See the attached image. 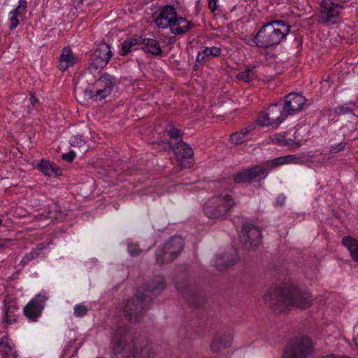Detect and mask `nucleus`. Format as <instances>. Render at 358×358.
<instances>
[{
  "label": "nucleus",
  "instance_id": "nucleus-1",
  "mask_svg": "<svg viewBox=\"0 0 358 358\" xmlns=\"http://www.w3.org/2000/svg\"><path fill=\"white\" fill-rule=\"evenodd\" d=\"M264 299L269 302L274 310L278 313L289 306L301 309L307 308L313 302L310 292L299 289L293 284H285L271 288L264 295Z\"/></svg>",
  "mask_w": 358,
  "mask_h": 358
},
{
  "label": "nucleus",
  "instance_id": "nucleus-2",
  "mask_svg": "<svg viewBox=\"0 0 358 358\" xmlns=\"http://www.w3.org/2000/svg\"><path fill=\"white\" fill-rule=\"evenodd\" d=\"M166 287L162 275L155 276L145 287H139L135 296L129 299L124 309L125 316L131 322H138L148 309V304Z\"/></svg>",
  "mask_w": 358,
  "mask_h": 358
},
{
  "label": "nucleus",
  "instance_id": "nucleus-3",
  "mask_svg": "<svg viewBox=\"0 0 358 358\" xmlns=\"http://www.w3.org/2000/svg\"><path fill=\"white\" fill-rule=\"evenodd\" d=\"M114 354H123L124 358H152L154 352L146 341L138 345L131 340L129 333L122 327L115 330L111 340Z\"/></svg>",
  "mask_w": 358,
  "mask_h": 358
},
{
  "label": "nucleus",
  "instance_id": "nucleus-4",
  "mask_svg": "<svg viewBox=\"0 0 358 358\" xmlns=\"http://www.w3.org/2000/svg\"><path fill=\"white\" fill-rule=\"evenodd\" d=\"M290 28L285 21L274 20L264 24L252 41L258 48H273L280 43L290 32Z\"/></svg>",
  "mask_w": 358,
  "mask_h": 358
},
{
  "label": "nucleus",
  "instance_id": "nucleus-5",
  "mask_svg": "<svg viewBox=\"0 0 358 358\" xmlns=\"http://www.w3.org/2000/svg\"><path fill=\"white\" fill-rule=\"evenodd\" d=\"M235 205V200L231 195L221 194L208 199L203 206V210L209 219H221L224 218Z\"/></svg>",
  "mask_w": 358,
  "mask_h": 358
},
{
  "label": "nucleus",
  "instance_id": "nucleus-6",
  "mask_svg": "<svg viewBox=\"0 0 358 358\" xmlns=\"http://www.w3.org/2000/svg\"><path fill=\"white\" fill-rule=\"evenodd\" d=\"M314 354V345L307 336L291 339L284 348L282 358H310Z\"/></svg>",
  "mask_w": 358,
  "mask_h": 358
},
{
  "label": "nucleus",
  "instance_id": "nucleus-7",
  "mask_svg": "<svg viewBox=\"0 0 358 358\" xmlns=\"http://www.w3.org/2000/svg\"><path fill=\"white\" fill-rule=\"evenodd\" d=\"M183 248L184 241L182 237H171L162 246L156 250V262L159 264L171 262L180 255Z\"/></svg>",
  "mask_w": 358,
  "mask_h": 358
},
{
  "label": "nucleus",
  "instance_id": "nucleus-8",
  "mask_svg": "<svg viewBox=\"0 0 358 358\" xmlns=\"http://www.w3.org/2000/svg\"><path fill=\"white\" fill-rule=\"evenodd\" d=\"M267 176L266 169L255 165L236 173L233 176V181L235 184L252 183L259 182L265 179Z\"/></svg>",
  "mask_w": 358,
  "mask_h": 358
},
{
  "label": "nucleus",
  "instance_id": "nucleus-9",
  "mask_svg": "<svg viewBox=\"0 0 358 358\" xmlns=\"http://www.w3.org/2000/svg\"><path fill=\"white\" fill-rule=\"evenodd\" d=\"M287 117V115L284 110L283 105L278 102L271 104L268 108L267 113L261 115L257 121L262 126H271L275 128L278 127Z\"/></svg>",
  "mask_w": 358,
  "mask_h": 358
},
{
  "label": "nucleus",
  "instance_id": "nucleus-10",
  "mask_svg": "<svg viewBox=\"0 0 358 358\" xmlns=\"http://www.w3.org/2000/svg\"><path fill=\"white\" fill-rule=\"evenodd\" d=\"M115 78L107 73L102 74L96 80V85H104V89L85 90L84 93L94 101L101 100L110 94L115 85Z\"/></svg>",
  "mask_w": 358,
  "mask_h": 358
},
{
  "label": "nucleus",
  "instance_id": "nucleus-11",
  "mask_svg": "<svg viewBox=\"0 0 358 358\" xmlns=\"http://www.w3.org/2000/svg\"><path fill=\"white\" fill-rule=\"evenodd\" d=\"M240 239L245 250H255L262 242V232L258 227L245 224L242 227Z\"/></svg>",
  "mask_w": 358,
  "mask_h": 358
},
{
  "label": "nucleus",
  "instance_id": "nucleus-12",
  "mask_svg": "<svg viewBox=\"0 0 358 358\" xmlns=\"http://www.w3.org/2000/svg\"><path fill=\"white\" fill-rule=\"evenodd\" d=\"M113 56L110 47L106 43H99L91 55L90 70L99 71L106 66Z\"/></svg>",
  "mask_w": 358,
  "mask_h": 358
},
{
  "label": "nucleus",
  "instance_id": "nucleus-13",
  "mask_svg": "<svg viewBox=\"0 0 358 358\" xmlns=\"http://www.w3.org/2000/svg\"><path fill=\"white\" fill-rule=\"evenodd\" d=\"M172 148L182 168H189L193 165L194 151L188 144L180 141Z\"/></svg>",
  "mask_w": 358,
  "mask_h": 358
},
{
  "label": "nucleus",
  "instance_id": "nucleus-14",
  "mask_svg": "<svg viewBox=\"0 0 358 358\" xmlns=\"http://www.w3.org/2000/svg\"><path fill=\"white\" fill-rule=\"evenodd\" d=\"M47 300L48 297L45 295L37 294L24 306L23 309L24 315L31 321H36L41 316Z\"/></svg>",
  "mask_w": 358,
  "mask_h": 358
},
{
  "label": "nucleus",
  "instance_id": "nucleus-15",
  "mask_svg": "<svg viewBox=\"0 0 358 358\" xmlns=\"http://www.w3.org/2000/svg\"><path fill=\"white\" fill-rule=\"evenodd\" d=\"M306 101V98L301 94L289 93L285 96V102L282 104L284 110L287 116L292 115L302 109Z\"/></svg>",
  "mask_w": 358,
  "mask_h": 358
},
{
  "label": "nucleus",
  "instance_id": "nucleus-16",
  "mask_svg": "<svg viewBox=\"0 0 358 358\" xmlns=\"http://www.w3.org/2000/svg\"><path fill=\"white\" fill-rule=\"evenodd\" d=\"M1 323L10 325L17 322L19 315V308L17 303L11 299L3 301Z\"/></svg>",
  "mask_w": 358,
  "mask_h": 358
},
{
  "label": "nucleus",
  "instance_id": "nucleus-17",
  "mask_svg": "<svg viewBox=\"0 0 358 358\" xmlns=\"http://www.w3.org/2000/svg\"><path fill=\"white\" fill-rule=\"evenodd\" d=\"M177 17L176 8L172 6L166 5L155 20V22L159 27L167 28L169 27L167 24H171Z\"/></svg>",
  "mask_w": 358,
  "mask_h": 358
},
{
  "label": "nucleus",
  "instance_id": "nucleus-18",
  "mask_svg": "<svg viewBox=\"0 0 358 358\" xmlns=\"http://www.w3.org/2000/svg\"><path fill=\"white\" fill-rule=\"evenodd\" d=\"M174 35H182L195 27L194 24L183 17H177L171 24H167Z\"/></svg>",
  "mask_w": 358,
  "mask_h": 358
},
{
  "label": "nucleus",
  "instance_id": "nucleus-19",
  "mask_svg": "<svg viewBox=\"0 0 358 358\" xmlns=\"http://www.w3.org/2000/svg\"><path fill=\"white\" fill-rule=\"evenodd\" d=\"M335 3L329 0H324L322 3L321 19L323 22L328 23L331 19L339 15V10L336 8Z\"/></svg>",
  "mask_w": 358,
  "mask_h": 358
},
{
  "label": "nucleus",
  "instance_id": "nucleus-20",
  "mask_svg": "<svg viewBox=\"0 0 358 358\" xmlns=\"http://www.w3.org/2000/svg\"><path fill=\"white\" fill-rule=\"evenodd\" d=\"M232 336L230 334L216 335L210 343V350L213 352H218L222 348H228L231 346Z\"/></svg>",
  "mask_w": 358,
  "mask_h": 358
},
{
  "label": "nucleus",
  "instance_id": "nucleus-21",
  "mask_svg": "<svg viewBox=\"0 0 358 358\" xmlns=\"http://www.w3.org/2000/svg\"><path fill=\"white\" fill-rule=\"evenodd\" d=\"M141 45H143L142 50L156 57L163 55V51L159 43L153 38H142L141 37Z\"/></svg>",
  "mask_w": 358,
  "mask_h": 358
},
{
  "label": "nucleus",
  "instance_id": "nucleus-22",
  "mask_svg": "<svg viewBox=\"0 0 358 358\" xmlns=\"http://www.w3.org/2000/svg\"><path fill=\"white\" fill-rule=\"evenodd\" d=\"M287 136V132H285L283 134H275L271 136V140L278 145L287 147L291 150H294L295 148L301 146V143L295 141L296 137L292 139L288 138Z\"/></svg>",
  "mask_w": 358,
  "mask_h": 358
},
{
  "label": "nucleus",
  "instance_id": "nucleus-23",
  "mask_svg": "<svg viewBox=\"0 0 358 358\" xmlns=\"http://www.w3.org/2000/svg\"><path fill=\"white\" fill-rule=\"evenodd\" d=\"M238 260L237 252L234 251L232 253L218 256L215 261V266L220 270L226 269L236 264Z\"/></svg>",
  "mask_w": 358,
  "mask_h": 358
},
{
  "label": "nucleus",
  "instance_id": "nucleus-24",
  "mask_svg": "<svg viewBox=\"0 0 358 358\" xmlns=\"http://www.w3.org/2000/svg\"><path fill=\"white\" fill-rule=\"evenodd\" d=\"M77 59L74 57L69 48H64L59 57V69L62 71H66L70 66L76 63Z\"/></svg>",
  "mask_w": 358,
  "mask_h": 358
},
{
  "label": "nucleus",
  "instance_id": "nucleus-25",
  "mask_svg": "<svg viewBox=\"0 0 358 358\" xmlns=\"http://www.w3.org/2000/svg\"><path fill=\"white\" fill-rule=\"evenodd\" d=\"M37 169L48 176H57L62 174L61 169L55 163L48 160L42 159L37 164Z\"/></svg>",
  "mask_w": 358,
  "mask_h": 358
},
{
  "label": "nucleus",
  "instance_id": "nucleus-26",
  "mask_svg": "<svg viewBox=\"0 0 358 358\" xmlns=\"http://www.w3.org/2000/svg\"><path fill=\"white\" fill-rule=\"evenodd\" d=\"M253 127H248L231 134L229 141L234 145H241L249 140L248 136L253 131Z\"/></svg>",
  "mask_w": 358,
  "mask_h": 358
},
{
  "label": "nucleus",
  "instance_id": "nucleus-27",
  "mask_svg": "<svg viewBox=\"0 0 358 358\" xmlns=\"http://www.w3.org/2000/svg\"><path fill=\"white\" fill-rule=\"evenodd\" d=\"M221 54V49L218 47H206L203 50L199 52L196 57V63H201L207 60L210 57H217Z\"/></svg>",
  "mask_w": 358,
  "mask_h": 358
},
{
  "label": "nucleus",
  "instance_id": "nucleus-28",
  "mask_svg": "<svg viewBox=\"0 0 358 358\" xmlns=\"http://www.w3.org/2000/svg\"><path fill=\"white\" fill-rule=\"evenodd\" d=\"M358 107L357 101H350L330 110L331 115L336 116L353 113V108Z\"/></svg>",
  "mask_w": 358,
  "mask_h": 358
},
{
  "label": "nucleus",
  "instance_id": "nucleus-29",
  "mask_svg": "<svg viewBox=\"0 0 358 358\" xmlns=\"http://www.w3.org/2000/svg\"><path fill=\"white\" fill-rule=\"evenodd\" d=\"M342 244L349 250L352 259L358 262V241L350 236H345L342 239Z\"/></svg>",
  "mask_w": 358,
  "mask_h": 358
},
{
  "label": "nucleus",
  "instance_id": "nucleus-30",
  "mask_svg": "<svg viewBox=\"0 0 358 358\" xmlns=\"http://www.w3.org/2000/svg\"><path fill=\"white\" fill-rule=\"evenodd\" d=\"M141 37L139 39L135 38H127L121 43V48L119 51V55L121 56H125L132 51V48L137 45L141 44Z\"/></svg>",
  "mask_w": 358,
  "mask_h": 358
},
{
  "label": "nucleus",
  "instance_id": "nucleus-31",
  "mask_svg": "<svg viewBox=\"0 0 358 358\" xmlns=\"http://www.w3.org/2000/svg\"><path fill=\"white\" fill-rule=\"evenodd\" d=\"M255 69L254 66H248L244 71L238 73L236 78L246 83L251 82L257 77Z\"/></svg>",
  "mask_w": 358,
  "mask_h": 358
},
{
  "label": "nucleus",
  "instance_id": "nucleus-32",
  "mask_svg": "<svg viewBox=\"0 0 358 358\" xmlns=\"http://www.w3.org/2000/svg\"><path fill=\"white\" fill-rule=\"evenodd\" d=\"M7 337L3 336L0 341V352L2 354V358H17L16 352L7 343Z\"/></svg>",
  "mask_w": 358,
  "mask_h": 358
},
{
  "label": "nucleus",
  "instance_id": "nucleus-33",
  "mask_svg": "<svg viewBox=\"0 0 358 358\" xmlns=\"http://www.w3.org/2000/svg\"><path fill=\"white\" fill-rule=\"evenodd\" d=\"M289 157H276L275 159L268 160L265 162L266 167L265 169H267V171L268 172V170H271L273 169H275V167L283 165L285 164H287V159Z\"/></svg>",
  "mask_w": 358,
  "mask_h": 358
},
{
  "label": "nucleus",
  "instance_id": "nucleus-34",
  "mask_svg": "<svg viewBox=\"0 0 358 358\" xmlns=\"http://www.w3.org/2000/svg\"><path fill=\"white\" fill-rule=\"evenodd\" d=\"M166 131L171 138H179L183 134L180 129L176 128L172 124L169 125V127L166 129Z\"/></svg>",
  "mask_w": 358,
  "mask_h": 358
},
{
  "label": "nucleus",
  "instance_id": "nucleus-35",
  "mask_svg": "<svg viewBox=\"0 0 358 358\" xmlns=\"http://www.w3.org/2000/svg\"><path fill=\"white\" fill-rule=\"evenodd\" d=\"M152 144L153 145L154 148L157 149L158 151H163L172 148L171 143L169 141H161L153 142Z\"/></svg>",
  "mask_w": 358,
  "mask_h": 358
},
{
  "label": "nucleus",
  "instance_id": "nucleus-36",
  "mask_svg": "<svg viewBox=\"0 0 358 358\" xmlns=\"http://www.w3.org/2000/svg\"><path fill=\"white\" fill-rule=\"evenodd\" d=\"M70 144L74 147L77 146L79 148H83L85 151L87 150V146L86 142L78 136L72 137L70 141Z\"/></svg>",
  "mask_w": 358,
  "mask_h": 358
},
{
  "label": "nucleus",
  "instance_id": "nucleus-37",
  "mask_svg": "<svg viewBox=\"0 0 358 358\" xmlns=\"http://www.w3.org/2000/svg\"><path fill=\"white\" fill-rule=\"evenodd\" d=\"M9 15H10V18H9L10 25H9V28H10V30H13L19 24V20L17 18V15H18L17 13H16L14 10H11L9 13Z\"/></svg>",
  "mask_w": 358,
  "mask_h": 358
},
{
  "label": "nucleus",
  "instance_id": "nucleus-38",
  "mask_svg": "<svg viewBox=\"0 0 358 358\" xmlns=\"http://www.w3.org/2000/svg\"><path fill=\"white\" fill-rule=\"evenodd\" d=\"M88 308L83 305H76L74 307V315L76 317H83L87 313Z\"/></svg>",
  "mask_w": 358,
  "mask_h": 358
},
{
  "label": "nucleus",
  "instance_id": "nucleus-39",
  "mask_svg": "<svg viewBox=\"0 0 358 358\" xmlns=\"http://www.w3.org/2000/svg\"><path fill=\"white\" fill-rule=\"evenodd\" d=\"M27 2L26 0H19L18 6L13 10L18 13L19 15H23L27 8Z\"/></svg>",
  "mask_w": 358,
  "mask_h": 358
},
{
  "label": "nucleus",
  "instance_id": "nucleus-40",
  "mask_svg": "<svg viewBox=\"0 0 358 358\" xmlns=\"http://www.w3.org/2000/svg\"><path fill=\"white\" fill-rule=\"evenodd\" d=\"M128 251L131 256L139 255L141 252V250L138 248V245L133 243L128 245Z\"/></svg>",
  "mask_w": 358,
  "mask_h": 358
},
{
  "label": "nucleus",
  "instance_id": "nucleus-41",
  "mask_svg": "<svg viewBox=\"0 0 358 358\" xmlns=\"http://www.w3.org/2000/svg\"><path fill=\"white\" fill-rule=\"evenodd\" d=\"M346 146V143L341 142L340 143L331 146L330 151L331 153H338L343 151Z\"/></svg>",
  "mask_w": 358,
  "mask_h": 358
},
{
  "label": "nucleus",
  "instance_id": "nucleus-42",
  "mask_svg": "<svg viewBox=\"0 0 358 358\" xmlns=\"http://www.w3.org/2000/svg\"><path fill=\"white\" fill-rule=\"evenodd\" d=\"M194 296L196 298L194 300H192L189 297L186 298L187 302L192 306L199 308L201 306V301L198 299V296L196 294H194Z\"/></svg>",
  "mask_w": 358,
  "mask_h": 358
},
{
  "label": "nucleus",
  "instance_id": "nucleus-43",
  "mask_svg": "<svg viewBox=\"0 0 358 358\" xmlns=\"http://www.w3.org/2000/svg\"><path fill=\"white\" fill-rule=\"evenodd\" d=\"M38 255V253L35 251L31 252L29 253H27L25 256L22 259L21 262L23 264H27L32 259H34L36 256Z\"/></svg>",
  "mask_w": 358,
  "mask_h": 358
},
{
  "label": "nucleus",
  "instance_id": "nucleus-44",
  "mask_svg": "<svg viewBox=\"0 0 358 358\" xmlns=\"http://www.w3.org/2000/svg\"><path fill=\"white\" fill-rule=\"evenodd\" d=\"M76 157V153L74 151L71 150L67 153H64L62 155V159L67 162H72Z\"/></svg>",
  "mask_w": 358,
  "mask_h": 358
},
{
  "label": "nucleus",
  "instance_id": "nucleus-45",
  "mask_svg": "<svg viewBox=\"0 0 358 358\" xmlns=\"http://www.w3.org/2000/svg\"><path fill=\"white\" fill-rule=\"evenodd\" d=\"M217 0H208V8L212 11H215L217 9Z\"/></svg>",
  "mask_w": 358,
  "mask_h": 358
},
{
  "label": "nucleus",
  "instance_id": "nucleus-46",
  "mask_svg": "<svg viewBox=\"0 0 358 358\" xmlns=\"http://www.w3.org/2000/svg\"><path fill=\"white\" fill-rule=\"evenodd\" d=\"M285 157H289V158L287 159V163L292 162L294 160L298 159L295 155H286Z\"/></svg>",
  "mask_w": 358,
  "mask_h": 358
},
{
  "label": "nucleus",
  "instance_id": "nucleus-47",
  "mask_svg": "<svg viewBox=\"0 0 358 358\" xmlns=\"http://www.w3.org/2000/svg\"><path fill=\"white\" fill-rule=\"evenodd\" d=\"M97 89H104V85H96V81L94 83V85L92 90L96 91Z\"/></svg>",
  "mask_w": 358,
  "mask_h": 358
},
{
  "label": "nucleus",
  "instance_id": "nucleus-48",
  "mask_svg": "<svg viewBox=\"0 0 358 358\" xmlns=\"http://www.w3.org/2000/svg\"><path fill=\"white\" fill-rule=\"evenodd\" d=\"M284 201H285V196H280L277 199V203L278 204H280V206H282Z\"/></svg>",
  "mask_w": 358,
  "mask_h": 358
},
{
  "label": "nucleus",
  "instance_id": "nucleus-49",
  "mask_svg": "<svg viewBox=\"0 0 358 358\" xmlns=\"http://www.w3.org/2000/svg\"><path fill=\"white\" fill-rule=\"evenodd\" d=\"M336 5L337 6L336 8L338 9L339 11H340L341 9L345 8V5L344 4L336 3Z\"/></svg>",
  "mask_w": 358,
  "mask_h": 358
},
{
  "label": "nucleus",
  "instance_id": "nucleus-50",
  "mask_svg": "<svg viewBox=\"0 0 358 358\" xmlns=\"http://www.w3.org/2000/svg\"><path fill=\"white\" fill-rule=\"evenodd\" d=\"M353 341H354V342H355V345H356L357 346V348H358V334H357L356 336H354V338H353Z\"/></svg>",
  "mask_w": 358,
  "mask_h": 358
},
{
  "label": "nucleus",
  "instance_id": "nucleus-51",
  "mask_svg": "<svg viewBox=\"0 0 358 358\" xmlns=\"http://www.w3.org/2000/svg\"><path fill=\"white\" fill-rule=\"evenodd\" d=\"M323 358H348V357H336V356H335L334 355H331L326 356V357H324Z\"/></svg>",
  "mask_w": 358,
  "mask_h": 358
},
{
  "label": "nucleus",
  "instance_id": "nucleus-52",
  "mask_svg": "<svg viewBox=\"0 0 358 358\" xmlns=\"http://www.w3.org/2000/svg\"><path fill=\"white\" fill-rule=\"evenodd\" d=\"M30 100L32 103H34V101H36V98L33 95L31 96Z\"/></svg>",
  "mask_w": 358,
  "mask_h": 358
},
{
  "label": "nucleus",
  "instance_id": "nucleus-53",
  "mask_svg": "<svg viewBox=\"0 0 358 358\" xmlns=\"http://www.w3.org/2000/svg\"><path fill=\"white\" fill-rule=\"evenodd\" d=\"M3 217V215L0 216V226L2 224V222H3V220H2Z\"/></svg>",
  "mask_w": 358,
  "mask_h": 358
},
{
  "label": "nucleus",
  "instance_id": "nucleus-54",
  "mask_svg": "<svg viewBox=\"0 0 358 358\" xmlns=\"http://www.w3.org/2000/svg\"><path fill=\"white\" fill-rule=\"evenodd\" d=\"M52 211H50V212H49V217H53V215H52Z\"/></svg>",
  "mask_w": 358,
  "mask_h": 358
},
{
  "label": "nucleus",
  "instance_id": "nucleus-55",
  "mask_svg": "<svg viewBox=\"0 0 358 358\" xmlns=\"http://www.w3.org/2000/svg\"><path fill=\"white\" fill-rule=\"evenodd\" d=\"M299 44H301V43H302V39H301V38L299 39Z\"/></svg>",
  "mask_w": 358,
  "mask_h": 358
},
{
  "label": "nucleus",
  "instance_id": "nucleus-56",
  "mask_svg": "<svg viewBox=\"0 0 358 358\" xmlns=\"http://www.w3.org/2000/svg\"><path fill=\"white\" fill-rule=\"evenodd\" d=\"M3 247H4V245H3L0 244V248H3Z\"/></svg>",
  "mask_w": 358,
  "mask_h": 358
}]
</instances>
